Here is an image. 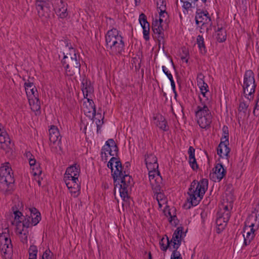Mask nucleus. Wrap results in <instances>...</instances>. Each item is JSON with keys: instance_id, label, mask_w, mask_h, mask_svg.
<instances>
[{"instance_id": "nucleus-1", "label": "nucleus", "mask_w": 259, "mask_h": 259, "mask_svg": "<svg viewBox=\"0 0 259 259\" xmlns=\"http://www.w3.org/2000/svg\"><path fill=\"white\" fill-rule=\"evenodd\" d=\"M115 170L112 174L114 180V189L118 188L120 196L124 201L128 199V191L134 185L133 179L129 175V171L125 168L123 170L120 160L115 162Z\"/></svg>"}, {"instance_id": "nucleus-2", "label": "nucleus", "mask_w": 259, "mask_h": 259, "mask_svg": "<svg viewBox=\"0 0 259 259\" xmlns=\"http://www.w3.org/2000/svg\"><path fill=\"white\" fill-rule=\"evenodd\" d=\"M208 181L206 179H202L200 182L194 180L191 183L187 194L189 197L187 201L190 203L188 208L197 205L202 199L203 196L208 188Z\"/></svg>"}, {"instance_id": "nucleus-3", "label": "nucleus", "mask_w": 259, "mask_h": 259, "mask_svg": "<svg viewBox=\"0 0 259 259\" xmlns=\"http://www.w3.org/2000/svg\"><path fill=\"white\" fill-rule=\"evenodd\" d=\"M63 55L61 63L65 69L66 74L69 76L79 75L81 67L80 57L76 54L75 50L70 46L69 52L66 54L63 53Z\"/></svg>"}, {"instance_id": "nucleus-4", "label": "nucleus", "mask_w": 259, "mask_h": 259, "mask_svg": "<svg viewBox=\"0 0 259 259\" xmlns=\"http://www.w3.org/2000/svg\"><path fill=\"white\" fill-rule=\"evenodd\" d=\"M106 47L112 55H121L124 52V42L123 37L119 34V31L115 28L107 31L105 36Z\"/></svg>"}, {"instance_id": "nucleus-5", "label": "nucleus", "mask_w": 259, "mask_h": 259, "mask_svg": "<svg viewBox=\"0 0 259 259\" xmlns=\"http://www.w3.org/2000/svg\"><path fill=\"white\" fill-rule=\"evenodd\" d=\"M12 169L9 162L0 167V191L4 194H10L13 189L14 179Z\"/></svg>"}, {"instance_id": "nucleus-6", "label": "nucleus", "mask_w": 259, "mask_h": 259, "mask_svg": "<svg viewBox=\"0 0 259 259\" xmlns=\"http://www.w3.org/2000/svg\"><path fill=\"white\" fill-rule=\"evenodd\" d=\"M256 84L254 79V74L251 70L245 72L242 85L244 94L249 100L252 98L251 96L255 93Z\"/></svg>"}, {"instance_id": "nucleus-7", "label": "nucleus", "mask_w": 259, "mask_h": 259, "mask_svg": "<svg viewBox=\"0 0 259 259\" xmlns=\"http://www.w3.org/2000/svg\"><path fill=\"white\" fill-rule=\"evenodd\" d=\"M80 172L79 165L74 164L68 167L66 170L64 181L68 189L77 188L79 185L77 183L78 177Z\"/></svg>"}, {"instance_id": "nucleus-8", "label": "nucleus", "mask_w": 259, "mask_h": 259, "mask_svg": "<svg viewBox=\"0 0 259 259\" xmlns=\"http://www.w3.org/2000/svg\"><path fill=\"white\" fill-rule=\"evenodd\" d=\"M118 153V148L115 141L112 139L107 140L105 144L102 147L101 152V155L102 159L104 158L105 160L108 159L107 154L112 156H117Z\"/></svg>"}, {"instance_id": "nucleus-9", "label": "nucleus", "mask_w": 259, "mask_h": 259, "mask_svg": "<svg viewBox=\"0 0 259 259\" xmlns=\"http://www.w3.org/2000/svg\"><path fill=\"white\" fill-rule=\"evenodd\" d=\"M51 2L56 14L59 18L64 19L68 15L67 4L63 0H51Z\"/></svg>"}, {"instance_id": "nucleus-10", "label": "nucleus", "mask_w": 259, "mask_h": 259, "mask_svg": "<svg viewBox=\"0 0 259 259\" xmlns=\"http://www.w3.org/2000/svg\"><path fill=\"white\" fill-rule=\"evenodd\" d=\"M195 19L197 25L202 24L201 29H202L203 27H204L206 25H209V27L212 25L211 18L207 11H203L200 9H197Z\"/></svg>"}, {"instance_id": "nucleus-11", "label": "nucleus", "mask_w": 259, "mask_h": 259, "mask_svg": "<svg viewBox=\"0 0 259 259\" xmlns=\"http://www.w3.org/2000/svg\"><path fill=\"white\" fill-rule=\"evenodd\" d=\"M214 172L210 175L211 179L214 182H220L226 176L227 171L224 168L222 163H218L215 165Z\"/></svg>"}, {"instance_id": "nucleus-12", "label": "nucleus", "mask_w": 259, "mask_h": 259, "mask_svg": "<svg viewBox=\"0 0 259 259\" xmlns=\"http://www.w3.org/2000/svg\"><path fill=\"white\" fill-rule=\"evenodd\" d=\"M37 10L38 15L39 17L45 19L50 17L51 10L49 4L47 2L39 3L35 4Z\"/></svg>"}, {"instance_id": "nucleus-13", "label": "nucleus", "mask_w": 259, "mask_h": 259, "mask_svg": "<svg viewBox=\"0 0 259 259\" xmlns=\"http://www.w3.org/2000/svg\"><path fill=\"white\" fill-rule=\"evenodd\" d=\"M49 136L50 141L53 144L57 143V145L60 148L61 137L57 126L55 125H52L51 126V128L49 129Z\"/></svg>"}, {"instance_id": "nucleus-14", "label": "nucleus", "mask_w": 259, "mask_h": 259, "mask_svg": "<svg viewBox=\"0 0 259 259\" xmlns=\"http://www.w3.org/2000/svg\"><path fill=\"white\" fill-rule=\"evenodd\" d=\"M0 143L4 144L1 148L5 150L6 153L12 150L13 144L11 143L10 139L6 131L0 133Z\"/></svg>"}, {"instance_id": "nucleus-15", "label": "nucleus", "mask_w": 259, "mask_h": 259, "mask_svg": "<svg viewBox=\"0 0 259 259\" xmlns=\"http://www.w3.org/2000/svg\"><path fill=\"white\" fill-rule=\"evenodd\" d=\"M31 95L33 97L29 99V104L31 106V109L34 111H38L40 109V102L38 98L37 90L35 87H34L30 90Z\"/></svg>"}, {"instance_id": "nucleus-16", "label": "nucleus", "mask_w": 259, "mask_h": 259, "mask_svg": "<svg viewBox=\"0 0 259 259\" xmlns=\"http://www.w3.org/2000/svg\"><path fill=\"white\" fill-rule=\"evenodd\" d=\"M145 161L148 169L157 170L158 168L157 157L152 154L145 155Z\"/></svg>"}, {"instance_id": "nucleus-17", "label": "nucleus", "mask_w": 259, "mask_h": 259, "mask_svg": "<svg viewBox=\"0 0 259 259\" xmlns=\"http://www.w3.org/2000/svg\"><path fill=\"white\" fill-rule=\"evenodd\" d=\"M199 98L201 105L198 106L197 107V110L195 112L196 117L211 115L207 106L204 102H202V98L200 97H199Z\"/></svg>"}, {"instance_id": "nucleus-18", "label": "nucleus", "mask_w": 259, "mask_h": 259, "mask_svg": "<svg viewBox=\"0 0 259 259\" xmlns=\"http://www.w3.org/2000/svg\"><path fill=\"white\" fill-rule=\"evenodd\" d=\"M153 192L155 195H156V200L158 202V205L160 208L162 207V203H164L166 201V198L164 193L161 192V186L159 184H156V186L153 187L152 188Z\"/></svg>"}, {"instance_id": "nucleus-19", "label": "nucleus", "mask_w": 259, "mask_h": 259, "mask_svg": "<svg viewBox=\"0 0 259 259\" xmlns=\"http://www.w3.org/2000/svg\"><path fill=\"white\" fill-rule=\"evenodd\" d=\"M21 221H18L16 223V232L20 235V238L21 242L23 244H27L28 231L27 230H24L23 229H21Z\"/></svg>"}, {"instance_id": "nucleus-20", "label": "nucleus", "mask_w": 259, "mask_h": 259, "mask_svg": "<svg viewBox=\"0 0 259 259\" xmlns=\"http://www.w3.org/2000/svg\"><path fill=\"white\" fill-rule=\"evenodd\" d=\"M82 91L83 92L84 98H87L89 94L93 93V87L91 85L90 81H88L87 78H83L82 82Z\"/></svg>"}, {"instance_id": "nucleus-21", "label": "nucleus", "mask_w": 259, "mask_h": 259, "mask_svg": "<svg viewBox=\"0 0 259 259\" xmlns=\"http://www.w3.org/2000/svg\"><path fill=\"white\" fill-rule=\"evenodd\" d=\"M197 122L200 127L202 128H206L209 126L212 121V115L198 116Z\"/></svg>"}, {"instance_id": "nucleus-22", "label": "nucleus", "mask_w": 259, "mask_h": 259, "mask_svg": "<svg viewBox=\"0 0 259 259\" xmlns=\"http://www.w3.org/2000/svg\"><path fill=\"white\" fill-rule=\"evenodd\" d=\"M149 170V180L150 182V184L152 186V188H153V187L156 186V184H159L160 185L161 184V181L162 179L161 178L159 177V174L157 176L156 179L155 178L156 177L155 176V173L156 172V170H152V169H148Z\"/></svg>"}, {"instance_id": "nucleus-23", "label": "nucleus", "mask_w": 259, "mask_h": 259, "mask_svg": "<svg viewBox=\"0 0 259 259\" xmlns=\"http://www.w3.org/2000/svg\"><path fill=\"white\" fill-rule=\"evenodd\" d=\"M155 119H157L156 122V125L163 131H167L168 130L167 121L165 118L161 115L154 118Z\"/></svg>"}, {"instance_id": "nucleus-24", "label": "nucleus", "mask_w": 259, "mask_h": 259, "mask_svg": "<svg viewBox=\"0 0 259 259\" xmlns=\"http://www.w3.org/2000/svg\"><path fill=\"white\" fill-rule=\"evenodd\" d=\"M228 221L224 220V219H222L220 217L217 216L216 219V225L217 226V232L220 233L223 230L225 229L226 227Z\"/></svg>"}, {"instance_id": "nucleus-25", "label": "nucleus", "mask_w": 259, "mask_h": 259, "mask_svg": "<svg viewBox=\"0 0 259 259\" xmlns=\"http://www.w3.org/2000/svg\"><path fill=\"white\" fill-rule=\"evenodd\" d=\"M196 41L200 53L203 55H205L207 51L202 35H198L197 37Z\"/></svg>"}, {"instance_id": "nucleus-26", "label": "nucleus", "mask_w": 259, "mask_h": 259, "mask_svg": "<svg viewBox=\"0 0 259 259\" xmlns=\"http://www.w3.org/2000/svg\"><path fill=\"white\" fill-rule=\"evenodd\" d=\"M170 241L169 240L168 237H166V239H165L164 237L161 239L159 241V245L160 248L162 251H166L167 249H171L170 246Z\"/></svg>"}, {"instance_id": "nucleus-27", "label": "nucleus", "mask_w": 259, "mask_h": 259, "mask_svg": "<svg viewBox=\"0 0 259 259\" xmlns=\"http://www.w3.org/2000/svg\"><path fill=\"white\" fill-rule=\"evenodd\" d=\"M229 145H224L221 147V153L219 151V146H218L217 148V154L220 156V157H223V156H226L228 159L229 157V154L230 152V149L228 147Z\"/></svg>"}, {"instance_id": "nucleus-28", "label": "nucleus", "mask_w": 259, "mask_h": 259, "mask_svg": "<svg viewBox=\"0 0 259 259\" xmlns=\"http://www.w3.org/2000/svg\"><path fill=\"white\" fill-rule=\"evenodd\" d=\"M157 9L159 10L160 12L159 13V16H162L163 13H165L167 16H168V14L166 11V2L164 0H159V2L157 3Z\"/></svg>"}, {"instance_id": "nucleus-29", "label": "nucleus", "mask_w": 259, "mask_h": 259, "mask_svg": "<svg viewBox=\"0 0 259 259\" xmlns=\"http://www.w3.org/2000/svg\"><path fill=\"white\" fill-rule=\"evenodd\" d=\"M217 32V39L218 41L223 42L225 41L226 39V32L225 31H224L223 27H218Z\"/></svg>"}, {"instance_id": "nucleus-30", "label": "nucleus", "mask_w": 259, "mask_h": 259, "mask_svg": "<svg viewBox=\"0 0 259 259\" xmlns=\"http://www.w3.org/2000/svg\"><path fill=\"white\" fill-rule=\"evenodd\" d=\"M153 32L154 34L157 35L156 37H157V39L159 42L164 40V34L162 26L161 27H158L157 28H155V30L153 31Z\"/></svg>"}, {"instance_id": "nucleus-31", "label": "nucleus", "mask_w": 259, "mask_h": 259, "mask_svg": "<svg viewBox=\"0 0 259 259\" xmlns=\"http://www.w3.org/2000/svg\"><path fill=\"white\" fill-rule=\"evenodd\" d=\"M38 250L36 245H31L28 249L29 259H36Z\"/></svg>"}, {"instance_id": "nucleus-32", "label": "nucleus", "mask_w": 259, "mask_h": 259, "mask_svg": "<svg viewBox=\"0 0 259 259\" xmlns=\"http://www.w3.org/2000/svg\"><path fill=\"white\" fill-rule=\"evenodd\" d=\"M183 228L182 227H179L177 228L172 235L171 239L169 240L171 243L172 241H177L178 239L181 238V234L183 231Z\"/></svg>"}, {"instance_id": "nucleus-33", "label": "nucleus", "mask_w": 259, "mask_h": 259, "mask_svg": "<svg viewBox=\"0 0 259 259\" xmlns=\"http://www.w3.org/2000/svg\"><path fill=\"white\" fill-rule=\"evenodd\" d=\"M217 216L220 217V218H222V219H224V220L229 221L231 216V213L230 211H227L225 212V211H222L219 209Z\"/></svg>"}, {"instance_id": "nucleus-34", "label": "nucleus", "mask_w": 259, "mask_h": 259, "mask_svg": "<svg viewBox=\"0 0 259 259\" xmlns=\"http://www.w3.org/2000/svg\"><path fill=\"white\" fill-rule=\"evenodd\" d=\"M243 236L244 237V244L245 245H247L250 243L251 241L255 237V234L251 233V232H250V231H248L246 233V237H245L244 235H243Z\"/></svg>"}, {"instance_id": "nucleus-35", "label": "nucleus", "mask_w": 259, "mask_h": 259, "mask_svg": "<svg viewBox=\"0 0 259 259\" xmlns=\"http://www.w3.org/2000/svg\"><path fill=\"white\" fill-rule=\"evenodd\" d=\"M86 99H87L88 102L89 104V106L91 107V111H88V112L91 113L92 116L94 117L96 113V106L93 100L88 98V97Z\"/></svg>"}, {"instance_id": "nucleus-36", "label": "nucleus", "mask_w": 259, "mask_h": 259, "mask_svg": "<svg viewBox=\"0 0 259 259\" xmlns=\"http://www.w3.org/2000/svg\"><path fill=\"white\" fill-rule=\"evenodd\" d=\"M142 27L143 30V37L146 41H148L150 39V24H148V25L142 26Z\"/></svg>"}, {"instance_id": "nucleus-37", "label": "nucleus", "mask_w": 259, "mask_h": 259, "mask_svg": "<svg viewBox=\"0 0 259 259\" xmlns=\"http://www.w3.org/2000/svg\"><path fill=\"white\" fill-rule=\"evenodd\" d=\"M198 85H199L200 89L201 92H203L205 91V92H207L208 91V86L206 83H205L202 78H200V81L198 80Z\"/></svg>"}, {"instance_id": "nucleus-38", "label": "nucleus", "mask_w": 259, "mask_h": 259, "mask_svg": "<svg viewBox=\"0 0 259 259\" xmlns=\"http://www.w3.org/2000/svg\"><path fill=\"white\" fill-rule=\"evenodd\" d=\"M41 259H54V254L49 249L43 253Z\"/></svg>"}, {"instance_id": "nucleus-39", "label": "nucleus", "mask_w": 259, "mask_h": 259, "mask_svg": "<svg viewBox=\"0 0 259 259\" xmlns=\"http://www.w3.org/2000/svg\"><path fill=\"white\" fill-rule=\"evenodd\" d=\"M31 220V224L33 226L36 225L41 220L40 213H37L36 215L34 216L32 215L30 217Z\"/></svg>"}, {"instance_id": "nucleus-40", "label": "nucleus", "mask_w": 259, "mask_h": 259, "mask_svg": "<svg viewBox=\"0 0 259 259\" xmlns=\"http://www.w3.org/2000/svg\"><path fill=\"white\" fill-rule=\"evenodd\" d=\"M12 209L13 211V213L14 214V219L16 221V223L18 221H21L19 220V219L22 215V212L17 210V208L14 206L12 207Z\"/></svg>"}, {"instance_id": "nucleus-41", "label": "nucleus", "mask_w": 259, "mask_h": 259, "mask_svg": "<svg viewBox=\"0 0 259 259\" xmlns=\"http://www.w3.org/2000/svg\"><path fill=\"white\" fill-rule=\"evenodd\" d=\"M139 20L141 26L148 25V24H149L147 21L146 16L144 13L140 15Z\"/></svg>"}, {"instance_id": "nucleus-42", "label": "nucleus", "mask_w": 259, "mask_h": 259, "mask_svg": "<svg viewBox=\"0 0 259 259\" xmlns=\"http://www.w3.org/2000/svg\"><path fill=\"white\" fill-rule=\"evenodd\" d=\"M34 86L33 85V83L31 82H26L24 83V87L25 89V91L26 94L28 95L29 94H31L30 90L32 89Z\"/></svg>"}, {"instance_id": "nucleus-43", "label": "nucleus", "mask_w": 259, "mask_h": 259, "mask_svg": "<svg viewBox=\"0 0 259 259\" xmlns=\"http://www.w3.org/2000/svg\"><path fill=\"white\" fill-rule=\"evenodd\" d=\"M224 145H229V139L228 138H226L225 137L222 136L221 139V142L219 144V151L221 153V147Z\"/></svg>"}, {"instance_id": "nucleus-44", "label": "nucleus", "mask_w": 259, "mask_h": 259, "mask_svg": "<svg viewBox=\"0 0 259 259\" xmlns=\"http://www.w3.org/2000/svg\"><path fill=\"white\" fill-rule=\"evenodd\" d=\"M30 217H28L27 218H25L24 220H23L21 222V223L22 224V229H24V228H26V229L28 228L30 226Z\"/></svg>"}, {"instance_id": "nucleus-45", "label": "nucleus", "mask_w": 259, "mask_h": 259, "mask_svg": "<svg viewBox=\"0 0 259 259\" xmlns=\"http://www.w3.org/2000/svg\"><path fill=\"white\" fill-rule=\"evenodd\" d=\"M31 172L33 176L40 175L42 172V170L41 169V168L40 167V166L38 165L36 166L35 167H33L32 168Z\"/></svg>"}, {"instance_id": "nucleus-46", "label": "nucleus", "mask_w": 259, "mask_h": 259, "mask_svg": "<svg viewBox=\"0 0 259 259\" xmlns=\"http://www.w3.org/2000/svg\"><path fill=\"white\" fill-rule=\"evenodd\" d=\"M189 164H190L191 168L193 170H196V169H198V165L197 163L196 160L195 158H194L191 160H190V159H189Z\"/></svg>"}, {"instance_id": "nucleus-47", "label": "nucleus", "mask_w": 259, "mask_h": 259, "mask_svg": "<svg viewBox=\"0 0 259 259\" xmlns=\"http://www.w3.org/2000/svg\"><path fill=\"white\" fill-rule=\"evenodd\" d=\"M195 149L192 146H190L188 149L189 159H192L195 157Z\"/></svg>"}, {"instance_id": "nucleus-48", "label": "nucleus", "mask_w": 259, "mask_h": 259, "mask_svg": "<svg viewBox=\"0 0 259 259\" xmlns=\"http://www.w3.org/2000/svg\"><path fill=\"white\" fill-rule=\"evenodd\" d=\"M171 243H173L172 248L174 249V250H176V251H178V249L181 244V238L178 239L177 241H172Z\"/></svg>"}, {"instance_id": "nucleus-49", "label": "nucleus", "mask_w": 259, "mask_h": 259, "mask_svg": "<svg viewBox=\"0 0 259 259\" xmlns=\"http://www.w3.org/2000/svg\"><path fill=\"white\" fill-rule=\"evenodd\" d=\"M170 259H182V257H181V255L179 251L173 250L171 255Z\"/></svg>"}, {"instance_id": "nucleus-50", "label": "nucleus", "mask_w": 259, "mask_h": 259, "mask_svg": "<svg viewBox=\"0 0 259 259\" xmlns=\"http://www.w3.org/2000/svg\"><path fill=\"white\" fill-rule=\"evenodd\" d=\"M248 107V105L245 102H241L239 104V111H243V112H245L247 110V109Z\"/></svg>"}, {"instance_id": "nucleus-51", "label": "nucleus", "mask_w": 259, "mask_h": 259, "mask_svg": "<svg viewBox=\"0 0 259 259\" xmlns=\"http://www.w3.org/2000/svg\"><path fill=\"white\" fill-rule=\"evenodd\" d=\"M162 69L163 73L167 76L169 80L173 78L172 74L169 72L168 70H167L165 66H162Z\"/></svg>"}, {"instance_id": "nucleus-52", "label": "nucleus", "mask_w": 259, "mask_h": 259, "mask_svg": "<svg viewBox=\"0 0 259 259\" xmlns=\"http://www.w3.org/2000/svg\"><path fill=\"white\" fill-rule=\"evenodd\" d=\"M232 206L230 207V208H229L228 205H225L224 203L222 204V205L219 207V210L225 211L226 212L227 211H230L232 209Z\"/></svg>"}, {"instance_id": "nucleus-53", "label": "nucleus", "mask_w": 259, "mask_h": 259, "mask_svg": "<svg viewBox=\"0 0 259 259\" xmlns=\"http://www.w3.org/2000/svg\"><path fill=\"white\" fill-rule=\"evenodd\" d=\"M222 130L223 133L222 136L225 137L226 138H228L229 139V131L228 127L227 126L224 125L223 127Z\"/></svg>"}, {"instance_id": "nucleus-54", "label": "nucleus", "mask_w": 259, "mask_h": 259, "mask_svg": "<svg viewBox=\"0 0 259 259\" xmlns=\"http://www.w3.org/2000/svg\"><path fill=\"white\" fill-rule=\"evenodd\" d=\"M253 113L254 115L256 113L257 115H259V99H258L254 107Z\"/></svg>"}, {"instance_id": "nucleus-55", "label": "nucleus", "mask_w": 259, "mask_h": 259, "mask_svg": "<svg viewBox=\"0 0 259 259\" xmlns=\"http://www.w3.org/2000/svg\"><path fill=\"white\" fill-rule=\"evenodd\" d=\"M30 211L31 212V216H32V215L35 216L37 214V213H40L35 207L30 208Z\"/></svg>"}, {"instance_id": "nucleus-56", "label": "nucleus", "mask_w": 259, "mask_h": 259, "mask_svg": "<svg viewBox=\"0 0 259 259\" xmlns=\"http://www.w3.org/2000/svg\"><path fill=\"white\" fill-rule=\"evenodd\" d=\"M192 6V4L191 3L187 1L186 2H185L183 4V8L186 10H188L190 8H191Z\"/></svg>"}, {"instance_id": "nucleus-57", "label": "nucleus", "mask_w": 259, "mask_h": 259, "mask_svg": "<svg viewBox=\"0 0 259 259\" xmlns=\"http://www.w3.org/2000/svg\"><path fill=\"white\" fill-rule=\"evenodd\" d=\"M164 212L165 213V214L167 217H169V221L170 223H172L173 215L171 214V212L170 211V210L169 209L168 210L167 213H166V210H164Z\"/></svg>"}, {"instance_id": "nucleus-58", "label": "nucleus", "mask_w": 259, "mask_h": 259, "mask_svg": "<svg viewBox=\"0 0 259 259\" xmlns=\"http://www.w3.org/2000/svg\"><path fill=\"white\" fill-rule=\"evenodd\" d=\"M169 80L170 81L172 91H174V92L175 94V95L176 96L177 95V93H176V85H175V81H174L173 78L170 79Z\"/></svg>"}, {"instance_id": "nucleus-59", "label": "nucleus", "mask_w": 259, "mask_h": 259, "mask_svg": "<svg viewBox=\"0 0 259 259\" xmlns=\"http://www.w3.org/2000/svg\"><path fill=\"white\" fill-rule=\"evenodd\" d=\"M179 220L177 218L176 215L174 214L172 216V222L171 223L172 225H174L175 226L178 224Z\"/></svg>"}, {"instance_id": "nucleus-60", "label": "nucleus", "mask_w": 259, "mask_h": 259, "mask_svg": "<svg viewBox=\"0 0 259 259\" xmlns=\"http://www.w3.org/2000/svg\"><path fill=\"white\" fill-rule=\"evenodd\" d=\"M25 156L26 157L28 160L31 158H33V157H34L29 151L26 152L25 153Z\"/></svg>"}, {"instance_id": "nucleus-61", "label": "nucleus", "mask_w": 259, "mask_h": 259, "mask_svg": "<svg viewBox=\"0 0 259 259\" xmlns=\"http://www.w3.org/2000/svg\"><path fill=\"white\" fill-rule=\"evenodd\" d=\"M29 164L31 166H34L36 164V160L34 158V157L33 158H31L28 160Z\"/></svg>"}, {"instance_id": "nucleus-62", "label": "nucleus", "mask_w": 259, "mask_h": 259, "mask_svg": "<svg viewBox=\"0 0 259 259\" xmlns=\"http://www.w3.org/2000/svg\"><path fill=\"white\" fill-rule=\"evenodd\" d=\"M254 226V223H251L250 225H249L248 226V228H250V232H251V233H254L255 231V229L253 228Z\"/></svg>"}, {"instance_id": "nucleus-63", "label": "nucleus", "mask_w": 259, "mask_h": 259, "mask_svg": "<svg viewBox=\"0 0 259 259\" xmlns=\"http://www.w3.org/2000/svg\"><path fill=\"white\" fill-rule=\"evenodd\" d=\"M131 164L129 162H126L125 163L124 165L122 166L123 167V170H125V168H126V170L128 171L129 170V167L130 166Z\"/></svg>"}, {"instance_id": "nucleus-64", "label": "nucleus", "mask_w": 259, "mask_h": 259, "mask_svg": "<svg viewBox=\"0 0 259 259\" xmlns=\"http://www.w3.org/2000/svg\"><path fill=\"white\" fill-rule=\"evenodd\" d=\"M120 160L119 158H116V157L113 156L109 161V162H112L113 163L114 162L115 163L116 161Z\"/></svg>"}]
</instances>
